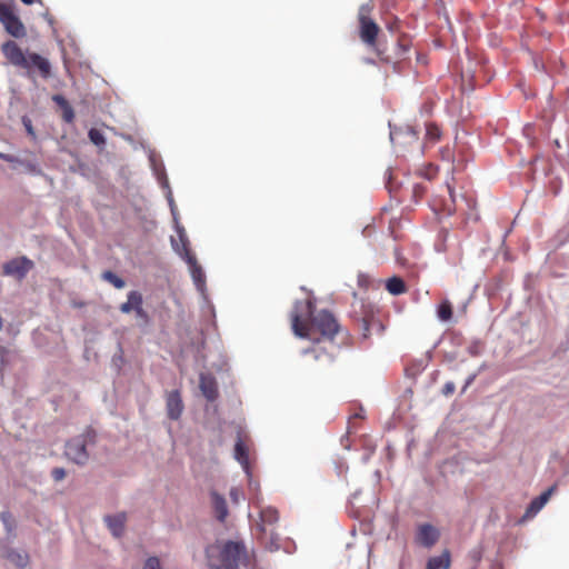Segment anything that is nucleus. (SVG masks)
<instances>
[{
	"label": "nucleus",
	"mask_w": 569,
	"mask_h": 569,
	"mask_svg": "<svg viewBox=\"0 0 569 569\" xmlns=\"http://www.w3.org/2000/svg\"><path fill=\"white\" fill-rule=\"evenodd\" d=\"M291 326L296 336L312 341L311 348L302 353L312 358L319 369H327L335 362L340 351L335 342L340 326L331 312L321 310L315 313V303L310 299L297 301L291 312Z\"/></svg>",
	"instance_id": "1"
},
{
	"label": "nucleus",
	"mask_w": 569,
	"mask_h": 569,
	"mask_svg": "<svg viewBox=\"0 0 569 569\" xmlns=\"http://www.w3.org/2000/svg\"><path fill=\"white\" fill-rule=\"evenodd\" d=\"M206 555L209 566L213 569H240L241 565L248 562L247 549L241 541L229 540L209 546Z\"/></svg>",
	"instance_id": "2"
},
{
	"label": "nucleus",
	"mask_w": 569,
	"mask_h": 569,
	"mask_svg": "<svg viewBox=\"0 0 569 569\" xmlns=\"http://www.w3.org/2000/svg\"><path fill=\"white\" fill-rule=\"evenodd\" d=\"M6 59L14 67L30 71L36 68L43 79L51 76V64L48 59L31 52L26 56L17 42L9 40L1 46Z\"/></svg>",
	"instance_id": "3"
},
{
	"label": "nucleus",
	"mask_w": 569,
	"mask_h": 569,
	"mask_svg": "<svg viewBox=\"0 0 569 569\" xmlns=\"http://www.w3.org/2000/svg\"><path fill=\"white\" fill-rule=\"evenodd\" d=\"M370 13L371 7L369 4L360 7L358 12L359 37L363 43L371 48H376L380 28L371 19Z\"/></svg>",
	"instance_id": "4"
},
{
	"label": "nucleus",
	"mask_w": 569,
	"mask_h": 569,
	"mask_svg": "<svg viewBox=\"0 0 569 569\" xmlns=\"http://www.w3.org/2000/svg\"><path fill=\"white\" fill-rule=\"evenodd\" d=\"M378 315L379 309L375 305L361 303L358 320L360 322L363 338H369L372 331H376L379 335L385 331V326Z\"/></svg>",
	"instance_id": "5"
},
{
	"label": "nucleus",
	"mask_w": 569,
	"mask_h": 569,
	"mask_svg": "<svg viewBox=\"0 0 569 569\" xmlns=\"http://www.w3.org/2000/svg\"><path fill=\"white\" fill-rule=\"evenodd\" d=\"M0 22L6 31L14 38H23L27 33L23 23L9 4L0 3Z\"/></svg>",
	"instance_id": "6"
},
{
	"label": "nucleus",
	"mask_w": 569,
	"mask_h": 569,
	"mask_svg": "<svg viewBox=\"0 0 569 569\" xmlns=\"http://www.w3.org/2000/svg\"><path fill=\"white\" fill-rule=\"evenodd\" d=\"M64 455L74 463L84 465L89 459L87 437L82 435L69 440L66 445Z\"/></svg>",
	"instance_id": "7"
},
{
	"label": "nucleus",
	"mask_w": 569,
	"mask_h": 569,
	"mask_svg": "<svg viewBox=\"0 0 569 569\" xmlns=\"http://www.w3.org/2000/svg\"><path fill=\"white\" fill-rule=\"evenodd\" d=\"M33 268V262L27 257L14 258L3 264V274L22 280Z\"/></svg>",
	"instance_id": "8"
},
{
	"label": "nucleus",
	"mask_w": 569,
	"mask_h": 569,
	"mask_svg": "<svg viewBox=\"0 0 569 569\" xmlns=\"http://www.w3.org/2000/svg\"><path fill=\"white\" fill-rule=\"evenodd\" d=\"M440 538V531L430 523H422L418 527L416 542L425 548L433 547Z\"/></svg>",
	"instance_id": "9"
},
{
	"label": "nucleus",
	"mask_w": 569,
	"mask_h": 569,
	"mask_svg": "<svg viewBox=\"0 0 569 569\" xmlns=\"http://www.w3.org/2000/svg\"><path fill=\"white\" fill-rule=\"evenodd\" d=\"M180 240L183 244L187 262L189 263V266L191 268L192 279L198 288H202L204 286V273H203L201 267L197 263L196 257L190 253V250H189L188 243H187V239L184 238L183 234H180Z\"/></svg>",
	"instance_id": "10"
},
{
	"label": "nucleus",
	"mask_w": 569,
	"mask_h": 569,
	"mask_svg": "<svg viewBox=\"0 0 569 569\" xmlns=\"http://www.w3.org/2000/svg\"><path fill=\"white\" fill-rule=\"evenodd\" d=\"M167 415L171 420H178L183 411V402L178 390L168 392L166 398Z\"/></svg>",
	"instance_id": "11"
},
{
	"label": "nucleus",
	"mask_w": 569,
	"mask_h": 569,
	"mask_svg": "<svg viewBox=\"0 0 569 569\" xmlns=\"http://www.w3.org/2000/svg\"><path fill=\"white\" fill-rule=\"evenodd\" d=\"M3 558L7 559L18 569H24L29 566L30 556L26 550L16 548H7L3 553Z\"/></svg>",
	"instance_id": "12"
},
{
	"label": "nucleus",
	"mask_w": 569,
	"mask_h": 569,
	"mask_svg": "<svg viewBox=\"0 0 569 569\" xmlns=\"http://www.w3.org/2000/svg\"><path fill=\"white\" fill-rule=\"evenodd\" d=\"M199 387L202 395L207 398V400L213 401L217 399L218 387L213 376L201 373Z\"/></svg>",
	"instance_id": "13"
},
{
	"label": "nucleus",
	"mask_w": 569,
	"mask_h": 569,
	"mask_svg": "<svg viewBox=\"0 0 569 569\" xmlns=\"http://www.w3.org/2000/svg\"><path fill=\"white\" fill-rule=\"evenodd\" d=\"M406 137H408L409 142H416L419 139V133L411 126H406L405 128L395 129L390 132V139L393 143H401Z\"/></svg>",
	"instance_id": "14"
},
{
	"label": "nucleus",
	"mask_w": 569,
	"mask_h": 569,
	"mask_svg": "<svg viewBox=\"0 0 569 569\" xmlns=\"http://www.w3.org/2000/svg\"><path fill=\"white\" fill-rule=\"evenodd\" d=\"M126 520L127 517L123 512L114 516H107L104 518L108 528L114 537H120L123 533Z\"/></svg>",
	"instance_id": "15"
},
{
	"label": "nucleus",
	"mask_w": 569,
	"mask_h": 569,
	"mask_svg": "<svg viewBox=\"0 0 569 569\" xmlns=\"http://www.w3.org/2000/svg\"><path fill=\"white\" fill-rule=\"evenodd\" d=\"M211 502H212V507H213L217 519L220 522H223L229 513L226 499L218 492L212 491L211 492Z\"/></svg>",
	"instance_id": "16"
},
{
	"label": "nucleus",
	"mask_w": 569,
	"mask_h": 569,
	"mask_svg": "<svg viewBox=\"0 0 569 569\" xmlns=\"http://www.w3.org/2000/svg\"><path fill=\"white\" fill-rule=\"evenodd\" d=\"M451 565L450 552L445 550L440 556L431 557L426 569H449Z\"/></svg>",
	"instance_id": "17"
},
{
	"label": "nucleus",
	"mask_w": 569,
	"mask_h": 569,
	"mask_svg": "<svg viewBox=\"0 0 569 569\" xmlns=\"http://www.w3.org/2000/svg\"><path fill=\"white\" fill-rule=\"evenodd\" d=\"M386 289L392 296H400L407 292L405 281L397 276H393L386 281Z\"/></svg>",
	"instance_id": "18"
},
{
	"label": "nucleus",
	"mask_w": 569,
	"mask_h": 569,
	"mask_svg": "<svg viewBox=\"0 0 569 569\" xmlns=\"http://www.w3.org/2000/svg\"><path fill=\"white\" fill-rule=\"evenodd\" d=\"M261 530L266 532V526H272L278 522V510L272 507H267L260 511Z\"/></svg>",
	"instance_id": "19"
},
{
	"label": "nucleus",
	"mask_w": 569,
	"mask_h": 569,
	"mask_svg": "<svg viewBox=\"0 0 569 569\" xmlns=\"http://www.w3.org/2000/svg\"><path fill=\"white\" fill-rule=\"evenodd\" d=\"M234 458L240 462L243 469L249 470V456L248 449L239 437L234 446Z\"/></svg>",
	"instance_id": "20"
},
{
	"label": "nucleus",
	"mask_w": 569,
	"mask_h": 569,
	"mask_svg": "<svg viewBox=\"0 0 569 569\" xmlns=\"http://www.w3.org/2000/svg\"><path fill=\"white\" fill-rule=\"evenodd\" d=\"M553 490H555V487H551L548 490H546L545 492H542L539 497L535 498L530 502V505L527 509V513H533V515L537 513L550 499V496Z\"/></svg>",
	"instance_id": "21"
},
{
	"label": "nucleus",
	"mask_w": 569,
	"mask_h": 569,
	"mask_svg": "<svg viewBox=\"0 0 569 569\" xmlns=\"http://www.w3.org/2000/svg\"><path fill=\"white\" fill-rule=\"evenodd\" d=\"M136 297L139 299L140 303H143L142 295L139 291H130L128 293V300L121 303L119 307L122 313H130L131 311H136Z\"/></svg>",
	"instance_id": "22"
},
{
	"label": "nucleus",
	"mask_w": 569,
	"mask_h": 569,
	"mask_svg": "<svg viewBox=\"0 0 569 569\" xmlns=\"http://www.w3.org/2000/svg\"><path fill=\"white\" fill-rule=\"evenodd\" d=\"M441 129L433 122H430V123H427L426 126V137H425V140H426V143H436L440 140L441 138Z\"/></svg>",
	"instance_id": "23"
},
{
	"label": "nucleus",
	"mask_w": 569,
	"mask_h": 569,
	"mask_svg": "<svg viewBox=\"0 0 569 569\" xmlns=\"http://www.w3.org/2000/svg\"><path fill=\"white\" fill-rule=\"evenodd\" d=\"M453 315L452 305L448 299H445L440 302L437 309V316L441 321L451 320Z\"/></svg>",
	"instance_id": "24"
},
{
	"label": "nucleus",
	"mask_w": 569,
	"mask_h": 569,
	"mask_svg": "<svg viewBox=\"0 0 569 569\" xmlns=\"http://www.w3.org/2000/svg\"><path fill=\"white\" fill-rule=\"evenodd\" d=\"M101 277L117 289H122L126 286L124 280L110 270L104 271Z\"/></svg>",
	"instance_id": "25"
},
{
	"label": "nucleus",
	"mask_w": 569,
	"mask_h": 569,
	"mask_svg": "<svg viewBox=\"0 0 569 569\" xmlns=\"http://www.w3.org/2000/svg\"><path fill=\"white\" fill-rule=\"evenodd\" d=\"M88 136H89L90 141L96 146L100 147L106 143L103 133L96 128L90 129Z\"/></svg>",
	"instance_id": "26"
},
{
	"label": "nucleus",
	"mask_w": 569,
	"mask_h": 569,
	"mask_svg": "<svg viewBox=\"0 0 569 569\" xmlns=\"http://www.w3.org/2000/svg\"><path fill=\"white\" fill-rule=\"evenodd\" d=\"M447 191L449 193V197H450V203H443L442 206V210L443 211H447L448 213H451L452 210H453V204H455V190H453V186L449 182H447Z\"/></svg>",
	"instance_id": "27"
},
{
	"label": "nucleus",
	"mask_w": 569,
	"mask_h": 569,
	"mask_svg": "<svg viewBox=\"0 0 569 569\" xmlns=\"http://www.w3.org/2000/svg\"><path fill=\"white\" fill-rule=\"evenodd\" d=\"M427 192V188L423 184H415L412 188V197L416 202L420 201Z\"/></svg>",
	"instance_id": "28"
},
{
	"label": "nucleus",
	"mask_w": 569,
	"mask_h": 569,
	"mask_svg": "<svg viewBox=\"0 0 569 569\" xmlns=\"http://www.w3.org/2000/svg\"><path fill=\"white\" fill-rule=\"evenodd\" d=\"M136 316L142 320H144L146 322H148L149 320V316L147 313V311L143 309L142 305L143 303H140L139 299L136 297Z\"/></svg>",
	"instance_id": "29"
},
{
	"label": "nucleus",
	"mask_w": 569,
	"mask_h": 569,
	"mask_svg": "<svg viewBox=\"0 0 569 569\" xmlns=\"http://www.w3.org/2000/svg\"><path fill=\"white\" fill-rule=\"evenodd\" d=\"M358 284L363 289H369L372 284V279L368 274L360 273L358 276Z\"/></svg>",
	"instance_id": "30"
},
{
	"label": "nucleus",
	"mask_w": 569,
	"mask_h": 569,
	"mask_svg": "<svg viewBox=\"0 0 569 569\" xmlns=\"http://www.w3.org/2000/svg\"><path fill=\"white\" fill-rule=\"evenodd\" d=\"M143 569H162L160 560L157 557H150L146 560Z\"/></svg>",
	"instance_id": "31"
},
{
	"label": "nucleus",
	"mask_w": 569,
	"mask_h": 569,
	"mask_svg": "<svg viewBox=\"0 0 569 569\" xmlns=\"http://www.w3.org/2000/svg\"><path fill=\"white\" fill-rule=\"evenodd\" d=\"M51 476L54 481H61L66 477V470L63 468H53L51 471Z\"/></svg>",
	"instance_id": "32"
},
{
	"label": "nucleus",
	"mask_w": 569,
	"mask_h": 569,
	"mask_svg": "<svg viewBox=\"0 0 569 569\" xmlns=\"http://www.w3.org/2000/svg\"><path fill=\"white\" fill-rule=\"evenodd\" d=\"M8 349L0 346V371L6 367L8 362Z\"/></svg>",
	"instance_id": "33"
},
{
	"label": "nucleus",
	"mask_w": 569,
	"mask_h": 569,
	"mask_svg": "<svg viewBox=\"0 0 569 569\" xmlns=\"http://www.w3.org/2000/svg\"><path fill=\"white\" fill-rule=\"evenodd\" d=\"M440 153H441V158L443 160L453 162V154H452L450 148L446 147V148L441 149Z\"/></svg>",
	"instance_id": "34"
},
{
	"label": "nucleus",
	"mask_w": 569,
	"mask_h": 569,
	"mask_svg": "<svg viewBox=\"0 0 569 569\" xmlns=\"http://www.w3.org/2000/svg\"><path fill=\"white\" fill-rule=\"evenodd\" d=\"M390 241V234L381 233V240L379 241V246L376 249H380L382 251L387 250L388 246L386 242Z\"/></svg>",
	"instance_id": "35"
},
{
	"label": "nucleus",
	"mask_w": 569,
	"mask_h": 569,
	"mask_svg": "<svg viewBox=\"0 0 569 569\" xmlns=\"http://www.w3.org/2000/svg\"><path fill=\"white\" fill-rule=\"evenodd\" d=\"M455 391V385L452 382H448L443 387V393L445 395H450Z\"/></svg>",
	"instance_id": "36"
},
{
	"label": "nucleus",
	"mask_w": 569,
	"mask_h": 569,
	"mask_svg": "<svg viewBox=\"0 0 569 569\" xmlns=\"http://www.w3.org/2000/svg\"><path fill=\"white\" fill-rule=\"evenodd\" d=\"M373 232H375V228H373V227H371V226H367V227L363 229V231H362V233H363V236H365V237H371Z\"/></svg>",
	"instance_id": "37"
},
{
	"label": "nucleus",
	"mask_w": 569,
	"mask_h": 569,
	"mask_svg": "<svg viewBox=\"0 0 569 569\" xmlns=\"http://www.w3.org/2000/svg\"><path fill=\"white\" fill-rule=\"evenodd\" d=\"M63 118L66 121L71 122L73 119L72 110L64 111Z\"/></svg>",
	"instance_id": "38"
},
{
	"label": "nucleus",
	"mask_w": 569,
	"mask_h": 569,
	"mask_svg": "<svg viewBox=\"0 0 569 569\" xmlns=\"http://www.w3.org/2000/svg\"><path fill=\"white\" fill-rule=\"evenodd\" d=\"M0 159L8 162H12L14 160L12 156L3 152H0Z\"/></svg>",
	"instance_id": "39"
},
{
	"label": "nucleus",
	"mask_w": 569,
	"mask_h": 569,
	"mask_svg": "<svg viewBox=\"0 0 569 569\" xmlns=\"http://www.w3.org/2000/svg\"><path fill=\"white\" fill-rule=\"evenodd\" d=\"M230 497L233 502H238V490L236 488H232L230 490Z\"/></svg>",
	"instance_id": "40"
},
{
	"label": "nucleus",
	"mask_w": 569,
	"mask_h": 569,
	"mask_svg": "<svg viewBox=\"0 0 569 569\" xmlns=\"http://www.w3.org/2000/svg\"><path fill=\"white\" fill-rule=\"evenodd\" d=\"M408 46L405 44L402 41L399 42V49L405 53L407 51Z\"/></svg>",
	"instance_id": "41"
},
{
	"label": "nucleus",
	"mask_w": 569,
	"mask_h": 569,
	"mask_svg": "<svg viewBox=\"0 0 569 569\" xmlns=\"http://www.w3.org/2000/svg\"><path fill=\"white\" fill-rule=\"evenodd\" d=\"M395 256H396V260H397L398 262H401L400 251H399V249H398V248H395Z\"/></svg>",
	"instance_id": "42"
},
{
	"label": "nucleus",
	"mask_w": 569,
	"mask_h": 569,
	"mask_svg": "<svg viewBox=\"0 0 569 569\" xmlns=\"http://www.w3.org/2000/svg\"><path fill=\"white\" fill-rule=\"evenodd\" d=\"M26 4H32L36 0H21Z\"/></svg>",
	"instance_id": "43"
},
{
	"label": "nucleus",
	"mask_w": 569,
	"mask_h": 569,
	"mask_svg": "<svg viewBox=\"0 0 569 569\" xmlns=\"http://www.w3.org/2000/svg\"><path fill=\"white\" fill-rule=\"evenodd\" d=\"M27 130L29 133L33 134L32 127L30 124H27Z\"/></svg>",
	"instance_id": "44"
},
{
	"label": "nucleus",
	"mask_w": 569,
	"mask_h": 569,
	"mask_svg": "<svg viewBox=\"0 0 569 569\" xmlns=\"http://www.w3.org/2000/svg\"><path fill=\"white\" fill-rule=\"evenodd\" d=\"M377 54L382 58V52L379 49H376Z\"/></svg>",
	"instance_id": "45"
},
{
	"label": "nucleus",
	"mask_w": 569,
	"mask_h": 569,
	"mask_svg": "<svg viewBox=\"0 0 569 569\" xmlns=\"http://www.w3.org/2000/svg\"><path fill=\"white\" fill-rule=\"evenodd\" d=\"M54 100L62 101L63 99L61 97L57 96V97H54Z\"/></svg>",
	"instance_id": "46"
}]
</instances>
